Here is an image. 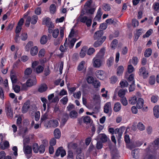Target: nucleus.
<instances>
[{
	"instance_id": "nucleus-38",
	"label": "nucleus",
	"mask_w": 159,
	"mask_h": 159,
	"mask_svg": "<svg viewBox=\"0 0 159 159\" xmlns=\"http://www.w3.org/2000/svg\"><path fill=\"white\" fill-rule=\"evenodd\" d=\"M129 103L131 104H134L137 102V98L136 96L131 98L129 100Z\"/></svg>"
},
{
	"instance_id": "nucleus-42",
	"label": "nucleus",
	"mask_w": 159,
	"mask_h": 159,
	"mask_svg": "<svg viewBox=\"0 0 159 159\" xmlns=\"http://www.w3.org/2000/svg\"><path fill=\"white\" fill-rule=\"evenodd\" d=\"M83 121L84 123L88 124L90 122V118L89 116H86L84 117H83Z\"/></svg>"
},
{
	"instance_id": "nucleus-6",
	"label": "nucleus",
	"mask_w": 159,
	"mask_h": 159,
	"mask_svg": "<svg viewBox=\"0 0 159 159\" xmlns=\"http://www.w3.org/2000/svg\"><path fill=\"white\" fill-rule=\"evenodd\" d=\"M43 24L46 25L48 27H50L52 28H54V25L52 22L51 21V19L48 17H47L43 21Z\"/></svg>"
},
{
	"instance_id": "nucleus-11",
	"label": "nucleus",
	"mask_w": 159,
	"mask_h": 159,
	"mask_svg": "<svg viewBox=\"0 0 159 159\" xmlns=\"http://www.w3.org/2000/svg\"><path fill=\"white\" fill-rule=\"evenodd\" d=\"M93 66L95 67H99L101 65L102 61L100 59L97 58V57L93 59Z\"/></svg>"
},
{
	"instance_id": "nucleus-46",
	"label": "nucleus",
	"mask_w": 159,
	"mask_h": 159,
	"mask_svg": "<svg viewBox=\"0 0 159 159\" xmlns=\"http://www.w3.org/2000/svg\"><path fill=\"white\" fill-rule=\"evenodd\" d=\"M135 89L134 81H133L129 87V91L130 92L133 91Z\"/></svg>"
},
{
	"instance_id": "nucleus-54",
	"label": "nucleus",
	"mask_w": 159,
	"mask_h": 159,
	"mask_svg": "<svg viewBox=\"0 0 159 159\" xmlns=\"http://www.w3.org/2000/svg\"><path fill=\"white\" fill-rule=\"evenodd\" d=\"M48 115L47 113H45L42 115L41 118V123L47 120L48 119Z\"/></svg>"
},
{
	"instance_id": "nucleus-24",
	"label": "nucleus",
	"mask_w": 159,
	"mask_h": 159,
	"mask_svg": "<svg viewBox=\"0 0 159 159\" xmlns=\"http://www.w3.org/2000/svg\"><path fill=\"white\" fill-rule=\"evenodd\" d=\"M48 41L47 36L46 35H43L41 37L40 42L42 44H46Z\"/></svg>"
},
{
	"instance_id": "nucleus-47",
	"label": "nucleus",
	"mask_w": 159,
	"mask_h": 159,
	"mask_svg": "<svg viewBox=\"0 0 159 159\" xmlns=\"http://www.w3.org/2000/svg\"><path fill=\"white\" fill-rule=\"evenodd\" d=\"M149 84L151 85H153L154 84L155 82V78L154 76H151L150 77L149 80Z\"/></svg>"
},
{
	"instance_id": "nucleus-35",
	"label": "nucleus",
	"mask_w": 159,
	"mask_h": 159,
	"mask_svg": "<svg viewBox=\"0 0 159 159\" xmlns=\"http://www.w3.org/2000/svg\"><path fill=\"white\" fill-rule=\"evenodd\" d=\"M85 64V62L84 61H82L79 64L78 67V70L79 71H81L84 68V65Z\"/></svg>"
},
{
	"instance_id": "nucleus-7",
	"label": "nucleus",
	"mask_w": 159,
	"mask_h": 159,
	"mask_svg": "<svg viewBox=\"0 0 159 159\" xmlns=\"http://www.w3.org/2000/svg\"><path fill=\"white\" fill-rule=\"evenodd\" d=\"M23 150L26 155L30 154L32 152V147L29 145H26L25 143H24Z\"/></svg>"
},
{
	"instance_id": "nucleus-26",
	"label": "nucleus",
	"mask_w": 159,
	"mask_h": 159,
	"mask_svg": "<svg viewBox=\"0 0 159 159\" xmlns=\"http://www.w3.org/2000/svg\"><path fill=\"white\" fill-rule=\"evenodd\" d=\"M68 147L69 149L75 150L78 147V145L76 143H70L68 144Z\"/></svg>"
},
{
	"instance_id": "nucleus-5",
	"label": "nucleus",
	"mask_w": 159,
	"mask_h": 159,
	"mask_svg": "<svg viewBox=\"0 0 159 159\" xmlns=\"http://www.w3.org/2000/svg\"><path fill=\"white\" fill-rule=\"evenodd\" d=\"M103 34V31L102 30H99L95 32L94 34L93 38L94 40L100 39L102 38Z\"/></svg>"
},
{
	"instance_id": "nucleus-50",
	"label": "nucleus",
	"mask_w": 159,
	"mask_h": 159,
	"mask_svg": "<svg viewBox=\"0 0 159 159\" xmlns=\"http://www.w3.org/2000/svg\"><path fill=\"white\" fill-rule=\"evenodd\" d=\"M85 12L86 13L93 14L95 11V9L94 8H90L89 9L87 8H85Z\"/></svg>"
},
{
	"instance_id": "nucleus-64",
	"label": "nucleus",
	"mask_w": 159,
	"mask_h": 159,
	"mask_svg": "<svg viewBox=\"0 0 159 159\" xmlns=\"http://www.w3.org/2000/svg\"><path fill=\"white\" fill-rule=\"evenodd\" d=\"M138 61V58L137 57H134L132 58V62L134 65L135 66L137 64Z\"/></svg>"
},
{
	"instance_id": "nucleus-13",
	"label": "nucleus",
	"mask_w": 159,
	"mask_h": 159,
	"mask_svg": "<svg viewBox=\"0 0 159 159\" xmlns=\"http://www.w3.org/2000/svg\"><path fill=\"white\" fill-rule=\"evenodd\" d=\"M47 89V86L45 84H43L40 85L38 91L40 93H42L46 91Z\"/></svg>"
},
{
	"instance_id": "nucleus-25",
	"label": "nucleus",
	"mask_w": 159,
	"mask_h": 159,
	"mask_svg": "<svg viewBox=\"0 0 159 159\" xmlns=\"http://www.w3.org/2000/svg\"><path fill=\"white\" fill-rule=\"evenodd\" d=\"M69 116L71 118H76L78 116V113L75 110L72 111L70 112Z\"/></svg>"
},
{
	"instance_id": "nucleus-15",
	"label": "nucleus",
	"mask_w": 159,
	"mask_h": 159,
	"mask_svg": "<svg viewBox=\"0 0 159 159\" xmlns=\"http://www.w3.org/2000/svg\"><path fill=\"white\" fill-rule=\"evenodd\" d=\"M144 101L143 99L139 98L137 101L136 107L139 109H140L143 107V105Z\"/></svg>"
},
{
	"instance_id": "nucleus-39",
	"label": "nucleus",
	"mask_w": 159,
	"mask_h": 159,
	"mask_svg": "<svg viewBox=\"0 0 159 159\" xmlns=\"http://www.w3.org/2000/svg\"><path fill=\"white\" fill-rule=\"evenodd\" d=\"M137 128L140 131H143L145 129V126L142 122H139L137 125Z\"/></svg>"
},
{
	"instance_id": "nucleus-27",
	"label": "nucleus",
	"mask_w": 159,
	"mask_h": 159,
	"mask_svg": "<svg viewBox=\"0 0 159 159\" xmlns=\"http://www.w3.org/2000/svg\"><path fill=\"white\" fill-rule=\"evenodd\" d=\"M125 130V128L124 127H121L119 129H118V139H120L121 138L122 135Z\"/></svg>"
},
{
	"instance_id": "nucleus-1",
	"label": "nucleus",
	"mask_w": 159,
	"mask_h": 159,
	"mask_svg": "<svg viewBox=\"0 0 159 159\" xmlns=\"http://www.w3.org/2000/svg\"><path fill=\"white\" fill-rule=\"evenodd\" d=\"M36 78L35 77L34 80L29 79L27 80L26 82V84H23L22 86V89L24 90H27L26 87H30L36 84Z\"/></svg>"
},
{
	"instance_id": "nucleus-18",
	"label": "nucleus",
	"mask_w": 159,
	"mask_h": 159,
	"mask_svg": "<svg viewBox=\"0 0 159 159\" xmlns=\"http://www.w3.org/2000/svg\"><path fill=\"white\" fill-rule=\"evenodd\" d=\"M121 105L120 103L117 102L114 105L113 110L116 112L119 111L121 109Z\"/></svg>"
},
{
	"instance_id": "nucleus-2",
	"label": "nucleus",
	"mask_w": 159,
	"mask_h": 159,
	"mask_svg": "<svg viewBox=\"0 0 159 159\" xmlns=\"http://www.w3.org/2000/svg\"><path fill=\"white\" fill-rule=\"evenodd\" d=\"M66 152L62 147H59L57 150L55 156L57 157L59 156L60 154L61 157H64L66 155Z\"/></svg>"
},
{
	"instance_id": "nucleus-36",
	"label": "nucleus",
	"mask_w": 159,
	"mask_h": 159,
	"mask_svg": "<svg viewBox=\"0 0 159 159\" xmlns=\"http://www.w3.org/2000/svg\"><path fill=\"white\" fill-rule=\"evenodd\" d=\"M38 19V17L36 15H34L32 17H31V24H35L37 22Z\"/></svg>"
},
{
	"instance_id": "nucleus-41",
	"label": "nucleus",
	"mask_w": 159,
	"mask_h": 159,
	"mask_svg": "<svg viewBox=\"0 0 159 159\" xmlns=\"http://www.w3.org/2000/svg\"><path fill=\"white\" fill-rule=\"evenodd\" d=\"M45 151V147L44 145L41 144L39 148L38 152L40 153H43Z\"/></svg>"
},
{
	"instance_id": "nucleus-44",
	"label": "nucleus",
	"mask_w": 159,
	"mask_h": 159,
	"mask_svg": "<svg viewBox=\"0 0 159 159\" xmlns=\"http://www.w3.org/2000/svg\"><path fill=\"white\" fill-rule=\"evenodd\" d=\"M67 153V159H74L73 153L72 151H68Z\"/></svg>"
},
{
	"instance_id": "nucleus-63",
	"label": "nucleus",
	"mask_w": 159,
	"mask_h": 159,
	"mask_svg": "<svg viewBox=\"0 0 159 159\" xmlns=\"http://www.w3.org/2000/svg\"><path fill=\"white\" fill-rule=\"evenodd\" d=\"M102 142L98 141L97 142L96 144V148L98 149H100L102 148L103 145Z\"/></svg>"
},
{
	"instance_id": "nucleus-59",
	"label": "nucleus",
	"mask_w": 159,
	"mask_h": 159,
	"mask_svg": "<svg viewBox=\"0 0 159 159\" xmlns=\"http://www.w3.org/2000/svg\"><path fill=\"white\" fill-rule=\"evenodd\" d=\"M92 1L90 0L87 2L84 6V8H91V5L92 3Z\"/></svg>"
},
{
	"instance_id": "nucleus-29",
	"label": "nucleus",
	"mask_w": 159,
	"mask_h": 159,
	"mask_svg": "<svg viewBox=\"0 0 159 159\" xmlns=\"http://www.w3.org/2000/svg\"><path fill=\"white\" fill-rule=\"evenodd\" d=\"M77 39H76L74 38L72 39L70 42L68 44L69 48L71 49L73 47Z\"/></svg>"
},
{
	"instance_id": "nucleus-37",
	"label": "nucleus",
	"mask_w": 159,
	"mask_h": 159,
	"mask_svg": "<svg viewBox=\"0 0 159 159\" xmlns=\"http://www.w3.org/2000/svg\"><path fill=\"white\" fill-rule=\"evenodd\" d=\"M39 146L37 143H34L33 146V149L35 153H37L38 152Z\"/></svg>"
},
{
	"instance_id": "nucleus-57",
	"label": "nucleus",
	"mask_w": 159,
	"mask_h": 159,
	"mask_svg": "<svg viewBox=\"0 0 159 159\" xmlns=\"http://www.w3.org/2000/svg\"><path fill=\"white\" fill-rule=\"evenodd\" d=\"M93 84L95 88H98L100 86V82L96 80H95Z\"/></svg>"
},
{
	"instance_id": "nucleus-30",
	"label": "nucleus",
	"mask_w": 159,
	"mask_h": 159,
	"mask_svg": "<svg viewBox=\"0 0 159 159\" xmlns=\"http://www.w3.org/2000/svg\"><path fill=\"white\" fill-rule=\"evenodd\" d=\"M114 58L113 57H110L107 61V64L108 67L111 66L113 64Z\"/></svg>"
},
{
	"instance_id": "nucleus-9",
	"label": "nucleus",
	"mask_w": 159,
	"mask_h": 159,
	"mask_svg": "<svg viewBox=\"0 0 159 159\" xmlns=\"http://www.w3.org/2000/svg\"><path fill=\"white\" fill-rule=\"evenodd\" d=\"M30 107V102L27 101L25 102L22 108V111L23 113L27 112Z\"/></svg>"
},
{
	"instance_id": "nucleus-17",
	"label": "nucleus",
	"mask_w": 159,
	"mask_h": 159,
	"mask_svg": "<svg viewBox=\"0 0 159 159\" xmlns=\"http://www.w3.org/2000/svg\"><path fill=\"white\" fill-rule=\"evenodd\" d=\"M38 48L36 46H35L31 48L30 54L32 56L36 55L38 53Z\"/></svg>"
},
{
	"instance_id": "nucleus-51",
	"label": "nucleus",
	"mask_w": 159,
	"mask_h": 159,
	"mask_svg": "<svg viewBox=\"0 0 159 159\" xmlns=\"http://www.w3.org/2000/svg\"><path fill=\"white\" fill-rule=\"evenodd\" d=\"M20 37L22 40H26L28 38L27 34L25 33H22L20 36Z\"/></svg>"
},
{
	"instance_id": "nucleus-14",
	"label": "nucleus",
	"mask_w": 159,
	"mask_h": 159,
	"mask_svg": "<svg viewBox=\"0 0 159 159\" xmlns=\"http://www.w3.org/2000/svg\"><path fill=\"white\" fill-rule=\"evenodd\" d=\"M153 114L156 118H158L159 116V106L158 105L155 106L153 109Z\"/></svg>"
},
{
	"instance_id": "nucleus-33",
	"label": "nucleus",
	"mask_w": 159,
	"mask_h": 159,
	"mask_svg": "<svg viewBox=\"0 0 159 159\" xmlns=\"http://www.w3.org/2000/svg\"><path fill=\"white\" fill-rule=\"evenodd\" d=\"M56 6L54 4H51L50 7V11L51 13L54 14L56 11Z\"/></svg>"
},
{
	"instance_id": "nucleus-45",
	"label": "nucleus",
	"mask_w": 159,
	"mask_h": 159,
	"mask_svg": "<svg viewBox=\"0 0 159 159\" xmlns=\"http://www.w3.org/2000/svg\"><path fill=\"white\" fill-rule=\"evenodd\" d=\"M120 84V87L121 88L127 87L128 85V83L126 81H121Z\"/></svg>"
},
{
	"instance_id": "nucleus-48",
	"label": "nucleus",
	"mask_w": 159,
	"mask_h": 159,
	"mask_svg": "<svg viewBox=\"0 0 159 159\" xmlns=\"http://www.w3.org/2000/svg\"><path fill=\"white\" fill-rule=\"evenodd\" d=\"M83 16H79L78 18V19L80 20V21L84 23L86 22L88 18L87 16H85L84 17H82Z\"/></svg>"
},
{
	"instance_id": "nucleus-40",
	"label": "nucleus",
	"mask_w": 159,
	"mask_h": 159,
	"mask_svg": "<svg viewBox=\"0 0 159 159\" xmlns=\"http://www.w3.org/2000/svg\"><path fill=\"white\" fill-rule=\"evenodd\" d=\"M59 30L58 29H55L52 32V36L55 38H56L59 34Z\"/></svg>"
},
{
	"instance_id": "nucleus-19",
	"label": "nucleus",
	"mask_w": 159,
	"mask_h": 159,
	"mask_svg": "<svg viewBox=\"0 0 159 159\" xmlns=\"http://www.w3.org/2000/svg\"><path fill=\"white\" fill-rule=\"evenodd\" d=\"M138 149H136L133 150L132 152V154L133 158L137 159L139 158V154Z\"/></svg>"
},
{
	"instance_id": "nucleus-21",
	"label": "nucleus",
	"mask_w": 159,
	"mask_h": 159,
	"mask_svg": "<svg viewBox=\"0 0 159 159\" xmlns=\"http://www.w3.org/2000/svg\"><path fill=\"white\" fill-rule=\"evenodd\" d=\"M127 89H120L118 92V95L119 97H124V96L125 95L126 92H127Z\"/></svg>"
},
{
	"instance_id": "nucleus-43",
	"label": "nucleus",
	"mask_w": 159,
	"mask_h": 159,
	"mask_svg": "<svg viewBox=\"0 0 159 159\" xmlns=\"http://www.w3.org/2000/svg\"><path fill=\"white\" fill-rule=\"evenodd\" d=\"M44 68L41 66H39L36 68V72L37 73H40L43 71Z\"/></svg>"
},
{
	"instance_id": "nucleus-53",
	"label": "nucleus",
	"mask_w": 159,
	"mask_h": 159,
	"mask_svg": "<svg viewBox=\"0 0 159 159\" xmlns=\"http://www.w3.org/2000/svg\"><path fill=\"white\" fill-rule=\"evenodd\" d=\"M11 81L13 85L14 84L16 83L17 81V77L16 76L13 75L11 76Z\"/></svg>"
},
{
	"instance_id": "nucleus-31",
	"label": "nucleus",
	"mask_w": 159,
	"mask_h": 159,
	"mask_svg": "<svg viewBox=\"0 0 159 159\" xmlns=\"http://www.w3.org/2000/svg\"><path fill=\"white\" fill-rule=\"evenodd\" d=\"M139 75L141 76L143 74H147V72L146 71V69L145 67H142L139 69Z\"/></svg>"
},
{
	"instance_id": "nucleus-28",
	"label": "nucleus",
	"mask_w": 159,
	"mask_h": 159,
	"mask_svg": "<svg viewBox=\"0 0 159 159\" xmlns=\"http://www.w3.org/2000/svg\"><path fill=\"white\" fill-rule=\"evenodd\" d=\"M69 116L67 113H64L63 114L62 118V121L64 124H65L68 119Z\"/></svg>"
},
{
	"instance_id": "nucleus-62",
	"label": "nucleus",
	"mask_w": 159,
	"mask_h": 159,
	"mask_svg": "<svg viewBox=\"0 0 159 159\" xmlns=\"http://www.w3.org/2000/svg\"><path fill=\"white\" fill-rule=\"evenodd\" d=\"M32 72V70L31 68H28L25 70L24 73L25 75H29L31 74Z\"/></svg>"
},
{
	"instance_id": "nucleus-55",
	"label": "nucleus",
	"mask_w": 159,
	"mask_h": 159,
	"mask_svg": "<svg viewBox=\"0 0 159 159\" xmlns=\"http://www.w3.org/2000/svg\"><path fill=\"white\" fill-rule=\"evenodd\" d=\"M13 88L14 91L16 93H18L20 90V87L18 85H15V87H14V85H13Z\"/></svg>"
},
{
	"instance_id": "nucleus-61",
	"label": "nucleus",
	"mask_w": 159,
	"mask_h": 159,
	"mask_svg": "<svg viewBox=\"0 0 159 159\" xmlns=\"http://www.w3.org/2000/svg\"><path fill=\"white\" fill-rule=\"evenodd\" d=\"M52 126L56 127L58 125V122L57 120H53L51 121Z\"/></svg>"
},
{
	"instance_id": "nucleus-3",
	"label": "nucleus",
	"mask_w": 159,
	"mask_h": 159,
	"mask_svg": "<svg viewBox=\"0 0 159 159\" xmlns=\"http://www.w3.org/2000/svg\"><path fill=\"white\" fill-rule=\"evenodd\" d=\"M159 139L157 138L148 147L149 149H152L154 151L157 150L159 148Z\"/></svg>"
},
{
	"instance_id": "nucleus-20",
	"label": "nucleus",
	"mask_w": 159,
	"mask_h": 159,
	"mask_svg": "<svg viewBox=\"0 0 159 159\" xmlns=\"http://www.w3.org/2000/svg\"><path fill=\"white\" fill-rule=\"evenodd\" d=\"M54 135L55 138L59 139L61 137V133L60 130L58 129H56L54 131Z\"/></svg>"
},
{
	"instance_id": "nucleus-58",
	"label": "nucleus",
	"mask_w": 159,
	"mask_h": 159,
	"mask_svg": "<svg viewBox=\"0 0 159 159\" xmlns=\"http://www.w3.org/2000/svg\"><path fill=\"white\" fill-rule=\"evenodd\" d=\"M118 41L115 39L113 40L111 43V48H114L117 45Z\"/></svg>"
},
{
	"instance_id": "nucleus-52",
	"label": "nucleus",
	"mask_w": 159,
	"mask_h": 159,
	"mask_svg": "<svg viewBox=\"0 0 159 159\" xmlns=\"http://www.w3.org/2000/svg\"><path fill=\"white\" fill-rule=\"evenodd\" d=\"M120 102L124 106H125L128 104L127 101L125 97H122L120 99Z\"/></svg>"
},
{
	"instance_id": "nucleus-56",
	"label": "nucleus",
	"mask_w": 159,
	"mask_h": 159,
	"mask_svg": "<svg viewBox=\"0 0 159 159\" xmlns=\"http://www.w3.org/2000/svg\"><path fill=\"white\" fill-rule=\"evenodd\" d=\"M95 51V50L93 48H89L87 52V54L89 55H92Z\"/></svg>"
},
{
	"instance_id": "nucleus-8",
	"label": "nucleus",
	"mask_w": 159,
	"mask_h": 159,
	"mask_svg": "<svg viewBox=\"0 0 159 159\" xmlns=\"http://www.w3.org/2000/svg\"><path fill=\"white\" fill-rule=\"evenodd\" d=\"M111 102H109L106 103L104 107V112L106 113H108L109 111H111Z\"/></svg>"
},
{
	"instance_id": "nucleus-34",
	"label": "nucleus",
	"mask_w": 159,
	"mask_h": 159,
	"mask_svg": "<svg viewBox=\"0 0 159 159\" xmlns=\"http://www.w3.org/2000/svg\"><path fill=\"white\" fill-rule=\"evenodd\" d=\"M7 115L11 118H12L13 117V114L12 111L11 109V108L8 107L7 108Z\"/></svg>"
},
{
	"instance_id": "nucleus-49",
	"label": "nucleus",
	"mask_w": 159,
	"mask_h": 159,
	"mask_svg": "<svg viewBox=\"0 0 159 159\" xmlns=\"http://www.w3.org/2000/svg\"><path fill=\"white\" fill-rule=\"evenodd\" d=\"M103 9L105 11H109L111 9L110 6L107 4L104 3L103 4Z\"/></svg>"
},
{
	"instance_id": "nucleus-23",
	"label": "nucleus",
	"mask_w": 159,
	"mask_h": 159,
	"mask_svg": "<svg viewBox=\"0 0 159 159\" xmlns=\"http://www.w3.org/2000/svg\"><path fill=\"white\" fill-rule=\"evenodd\" d=\"M124 70V68L122 66H119L117 69V75L120 76L121 75Z\"/></svg>"
},
{
	"instance_id": "nucleus-10",
	"label": "nucleus",
	"mask_w": 159,
	"mask_h": 159,
	"mask_svg": "<svg viewBox=\"0 0 159 159\" xmlns=\"http://www.w3.org/2000/svg\"><path fill=\"white\" fill-rule=\"evenodd\" d=\"M99 138L102 143H105L107 141L108 138L104 134H99L97 138V139Z\"/></svg>"
},
{
	"instance_id": "nucleus-4",
	"label": "nucleus",
	"mask_w": 159,
	"mask_h": 159,
	"mask_svg": "<svg viewBox=\"0 0 159 159\" xmlns=\"http://www.w3.org/2000/svg\"><path fill=\"white\" fill-rule=\"evenodd\" d=\"M105 36H102L100 39L97 40L93 44V46L97 48L100 46L106 39Z\"/></svg>"
},
{
	"instance_id": "nucleus-60",
	"label": "nucleus",
	"mask_w": 159,
	"mask_h": 159,
	"mask_svg": "<svg viewBox=\"0 0 159 159\" xmlns=\"http://www.w3.org/2000/svg\"><path fill=\"white\" fill-rule=\"evenodd\" d=\"M152 30L151 29H149L148 30L146 34L144 35L143 36V38H144L145 37H148L150 35H151L152 33Z\"/></svg>"
},
{
	"instance_id": "nucleus-32",
	"label": "nucleus",
	"mask_w": 159,
	"mask_h": 159,
	"mask_svg": "<svg viewBox=\"0 0 159 159\" xmlns=\"http://www.w3.org/2000/svg\"><path fill=\"white\" fill-rule=\"evenodd\" d=\"M152 52V50L150 48L147 49L144 52V56L146 57H148L151 55Z\"/></svg>"
},
{
	"instance_id": "nucleus-12",
	"label": "nucleus",
	"mask_w": 159,
	"mask_h": 159,
	"mask_svg": "<svg viewBox=\"0 0 159 159\" xmlns=\"http://www.w3.org/2000/svg\"><path fill=\"white\" fill-rule=\"evenodd\" d=\"M88 50V47L86 46H84L81 49L80 53V56L81 58L84 57L86 53V51Z\"/></svg>"
},
{
	"instance_id": "nucleus-22",
	"label": "nucleus",
	"mask_w": 159,
	"mask_h": 159,
	"mask_svg": "<svg viewBox=\"0 0 159 159\" xmlns=\"http://www.w3.org/2000/svg\"><path fill=\"white\" fill-rule=\"evenodd\" d=\"M34 45L32 41H29L26 44L25 47V49L26 51L29 52L31 47Z\"/></svg>"
},
{
	"instance_id": "nucleus-16",
	"label": "nucleus",
	"mask_w": 159,
	"mask_h": 159,
	"mask_svg": "<svg viewBox=\"0 0 159 159\" xmlns=\"http://www.w3.org/2000/svg\"><path fill=\"white\" fill-rule=\"evenodd\" d=\"M104 72L101 70H98L96 72L97 77L100 80H102L103 79V77L104 76Z\"/></svg>"
}]
</instances>
